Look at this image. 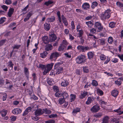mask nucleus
<instances>
[{"label":"nucleus","mask_w":123,"mask_h":123,"mask_svg":"<svg viewBox=\"0 0 123 123\" xmlns=\"http://www.w3.org/2000/svg\"><path fill=\"white\" fill-rule=\"evenodd\" d=\"M86 60V56L82 55H79L76 59V62L78 64L84 63Z\"/></svg>","instance_id":"obj_1"},{"label":"nucleus","mask_w":123,"mask_h":123,"mask_svg":"<svg viewBox=\"0 0 123 123\" xmlns=\"http://www.w3.org/2000/svg\"><path fill=\"white\" fill-rule=\"evenodd\" d=\"M111 11L110 9L106 10L104 13L102 14L101 17L103 20L108 19L111 16L110 12Z\"/></svg>","instance_id":"obj_2"},{"label":"nucleus","mask_w":123,"mask_h":123,"mask_svg":"<svg viewBox=\"0 0 123 123\" xmlns=\"http://www.w3.org/2000/svg\"><path fill=\"white\" fill-rule=\"evenodd\" d=\"M60 53L55 52L51 53L49 59L51 61H55L57 58L61 55Z\"/></svg>","instance_id":"obj_3"},{"label":"nucleus","mask_w":123,"mask_h":123,"mask_svg":"<svg viewBox=\"0 0 123 123\" xmlns=\"http://www.w3.org/2000/svg\"><path fill=\"white\" fill-rule=\"evenodd\" d=\"M94 27L98 30V32H100L103 29V26L99 22H96L94 24Z\"/></svg>","instance_id":"obj_4"},{"label":"nucleus","mask_w":123,"mask_h":123,"mask_svg":"<svg viewBox=\"0 0 123 123\" xmlns=\"http://www.w3.org/2000/svg\"><path fill=\"white\" fill-rule=\"evenodd\" d=\"M77 48L78 50L81 51L82 52L86 51L90 49L89 47L88 46H85L81 45L78 46Z\"/></svg>","instance_id":"obj_5"},{"label":"nucleus","mask_w":123,"mask_h":123,"mask_svg":"<svg viewBox=\"0 0 123 123\" xmlns=\"http://www.w3.org/2000/svg\"><path fill=\"white\" fill-rule=\"evenodd\" d=\"M100 109V107L98 105L93 106L90 109V111L92 113H96L98 112Z\"/></svg>","instance_id":"obj_6"},{"label":"nucleus","mask_w":123,"mask_h":123,"mask_svg":"<svg viewBox=\"0 0 123 123\" xmlns=\"http://www.w3.org/2000/svg\"><path fill=\"white\" fill-rule=\"evenodd\" d=\"M44 113L43 111H42L41 109H39L37 110L35 112V114L36 116H40Z\"/></svg>","instance_id":"obj_7"},{"label":"nucleus","mask_w":123,"mask_h":123,"mask_svg":"<svg viewBox=\"0 0 123 123\" xmlns=\"http://www.w3.org/2000/svg\"><path fill=\"white\" fill-rule=\"evenodd\" d=\"M80 111V108L79 107H76L74 109L72 112V114L73 115L75 116L77 113Z\"/></svg>","instance_id":"obj_8"},{"label":"nucleus","mask_w":123,"mask_h":123,"mask_svg":"<svg viewBox=\"0 0 123 123\" xmlns=\"http://www.w3.org/2000/svg\"><path fill=\"white\" fill-rule=\"evenodd\" d=\"M22 112V110L18 108L15 109L12 111V113L14 115H17Z\"/></svg>","instance_id":"obj_9"},{"label":"nucleus","mask_w":123,"mask_h":123,"mask_svg":"<svg viewBox=\"0 0 123 123\" xmlns=\"http://www.w3.org/2000/svg\"><path fill=\"white\" fill-rule=\"evenodd\" d=\"M49 38L50 41L52 42L56 40L57 37L54 34H52L49 35Z\"/></svg>","instance_id":"obj_10"},{"label":"nucleus","mask_w":123,"mask_h":123,"mask_svg":"<svg viewBox=\"0 0 123 123\" xmlns=\"http://www.w3.org/2000/svg\"><path fill=\"white\" fill-rule=\"evenodd\" d=\"M33 13L32 12H30L27 14V15L25 18L24 19V21L25 22H26L28 20H29L30 17L32 15Z\"/></svg>","instance_id":"obj_11"},{"label":"nucleus","mask_w":123,"mask_h":123,"mask_svg":"<svg viewBox=\"0 0 123 123\" xmlns=\"http://www.w3.org/2000/svg\"><path fill=\"white\" fill-rule=\"evenodd\" d=\"M82 7L84 9L88 10L90 8V5L87 3H85L82 5Z\"/></svg>","instance_id":"obj_12"},{"label":"nucleus","mask_w":123,"mask_h":123,"mask_svg":"<svg viewBox=\"0 0 123 123\" xmlns=\"http://www.w3.org/2000/svg\"><path fill=\"white\" fill-rule=\"evenodd\" d=\"M24 73L25 75H26L27 79L29 80V72L28 68L26 67H25L24 68Z\"/></svg>","instance_id":"obj_13"},{"label":"nucleus","mask_w":123,"mask_h":123,"mask_svg":"<svg viewBox=\"0 0 123 123\" xmlns=\"http://www.w3.org/2000/svg\"><path fill=\"white\" fill-rule=\"evenodd\" d=\"M31 107H28L24 111L23 114V116H24L28 114L29 112H30L31 111Z\"/></svg>","instance_id":"obj_14"},{"label":"nucleus","mask_w":123,"mask_h":123,"mask_svg":"<svg viewBox=\"0 0 123 123\" xmlns=\"http://www.w3.org/2000/svg\"><path fill=\"white\" fill-rule=\"evenodd\" d=\"M94 99V98L92 97H89L88 98L87 101L86 102V104L87 105L90 104Z\"/></svg>","instance_id":"obj_15"},{"label":"nucleus","mask_w":123,"mask_h":123,"mask_svg":"<svg viewBox=\"0 0 123 123\" xmlns=\"http://www.w3.org/2000/svg\"><path fill=\"white\" fill-rule=\"evenodd\" d=\"M43 42L45 44H48L49 42L48 37L47 36H44L42 38Z\"/></svg>","instance_id":"obj_16"},{"label":"nucleus","mask_w":123,"mask_h":123,"mask_svg":"<svg viewBox=\"0 0 123 123\" xmlns=\"http://www.w3.org/2000/svg\"><path fill=\"white\" fill-rule=\"evenodd\" d=\"M14 11V9L13 8H10L9 10L7 13V15L9 17H11L13 14Z\"/></svg>","instance_id":"obj_17"},{"label":"nucleus","mask_w":123,"mask_h":123,"mask_svg":"<svg viewBox=\"0 0 123 123\" xmlns=\"http://www.w3.org/2000/svg\"><path fill=\"white\" fill-rule=\"evenodd\" d=\"M53 65L54 63H51L50 64H48L47 65L45 68L49 71L52 69Z\"/></svg>","instance_id":"obj_18"},{"label":"nucleus","mask_w":123,"mask_h":123,"mask_svg":"<svg viewBox=\"0 0 123 123\" xmlns=\"http://www.w3.org/2000/svg\"><path fill=\"white\" fill-rule=\"evenodd\" d=\"M61 17L63 23L66 26H67L68 25V23L66 18H65V17H64V15H62Z\"/></svg>","instance_id":"obj_19"},{"label":"nucleus","mask_w":123,"mask_h":123,"mask_svg":"<svg viewBox=\"0 0 123 123\" xmlns=\"http://www.w3.org/2000/svg\"><path fill=\"white\" fill-rule=\"evenodd\" d=\"M63 62H62L60 61L55 64L54 65V69H57V68L60 67H62L61 66V65L62 64Z\"/></svg>","instance_id":"obj_20"},{"label":"nucleus","mask_w":123,"mask_h":123,"mask_svg":"<svg viewBox=\"0 0 123 123\" xmlns=\"http://www.w3.org/2000/svg\"><path fill=\"white\" fill-rule=\"evenodd\" d=\"M118 93V92L117 90H114L111 92V95L113 97H116Z\"/></svg>","instance_id":"obj_21"},{"label":"nucleus","mask_w":123,"mask_h":123,"mask_svg":"<svg viewBox=\"0 0 123 123\" xmlns=\"http://www.w3.org/2000/svg\"><path fill=\"white\" fill-rule=\"evenodd\" d=\"M93 22V20H91L90 21L86 22V24L87 25L89 28H90L91 27V26L93 25H94Z\"/></svg>","instance_id":"obj_22"},{"label":"nucleus","mask_w":123,"mask_h":123,"mask_svg":"<svg viewBox=\"0 0 123 123\" xmlns=\"http://www.w3.org/2000/svg\"><path fill=\"white\" fill-rule=\"evenodd\" d=\"M44 26L45 29L47 31L49 30L50 28V24L49 23L47 24V23H45L44 24Z\"/></svg>","instance_id":"obj_23"},{"label":"nucleus","mask_w":123,"mask_h":123,"mask_svg":"<svg viewBox=\"0 0 123 123\" xmlns=\"http://www.w3.org/2000/svg\"><path fill=\"white\" fill-rule=\"evenodd\" d=\"M109 119V118L108 116H105L103 118L102 123H108Z\"/></svg>","instance_id":"obj_24"},{"label":"nucleus","mask_w":123,"mask_h":123,"mask_svg":"<svg viewBox=\"0 0 123 123\" xmlns=\"http://www.w3.org/2000/svg\"><path fill=\"white\" fill-rule=\"evenodd\" d=\"M56 69V74H59L60 73H62L63 70V68L62 67H60L59 68H57V69Z\"/></svg>","instance_id":"obj_25"},{"label":"nucleus","mask_w":123,"mask_h":123,"mask_svg":"<svg viewBox=\"0 0 123 123\" xmlns=\"http://www.w3.org/2000/svg\"><path fill=\"white\" fill-rule=\"evenodd\" d=\"M87 94V92H86L84 91L82 92L80 97V98L83 99L84 98Z\"/></svg>","instance_id":"obj_26"},{"label":"nucleus","mask_w":123,"mask_h":123,"mask_svg":"<svg viewBox=\"0 0 123 123\" xmlns=\"http://www.w3.org/2000/svg\"><path fill=\"white\" fill-rule=\"evenodd\" d=\"M87 55L88 58L90 59L93 58L94 54L92 52H90L87 53Z\"/></svg>","instance_id":"obj_27"},{"label":"nucleus","mask_w":123,"mask_h":123,"mask_svg":"<svg viewBox=\"0 0 123 123\" xmlns=\"http://www.w3.org/2000/svg\"><path fill=\"white\" fill-rule=\"evenodd\" d=\"M29 94L31 96V98L35 100H36L38 99L37 97L33 93L31 92Z\"/></svg>","instance_id":"obj_28"},{"label":"nucleus","mask_w":123,"mask_h":123,"mask_svg":"<svg viewBox=\"0 0 123 123\" xmlns=\"http://www.w3.org/2000/svg\"><path fill=\"white\" fill-rule=\"evenodd\" d=\"M69 84L68 83L67 80H64L61 83V85L64 87H65L67 86Z\"/></svg>","instance_id":"obj_29"},{"label":"nucleus","mask_w":123,"mask_h":123,"mask_svg":"<svg viewBox=\"0 0 123 123\" xmlns=\"http://www.w3.org/2000/svg\"><path fill=\"white\" fill-rule=\"evenodd\" d=\"M55 20V18L54 16H51L47 19V20L48 22H53Z\"/></svg>","instance_id":"obj_30"},{"label":"nucleus","mask_w":123,"mask_h":123,"mask_svg":"<svg viewBox=\"0 0 123 123\" xmlns=\"http://www.w3.org/2000/svg\"><path fill=\"white\" fill-rule=\"evenodd\" d=\"M52 46L50 44H49L47 45L45 48V50L48 51L49 50H51L52 49Z\"/></svg>","instance_id":"obj_31"},{"label":"nucleus","mask_w":123,"mask_h":123,"mask_svg":"<svg viewBox=\"0 0 123 123\" xmlns=\"http://www.w3.org/2000/svg\"><path fill=\"white\" fill-rule=\"evenodd\" d=\"M66 47V46L65 45L62 44L58 49V50L60 51L62 50H63Z\"/></svg>","instance_id":"obj_32"},{"label":"nucleus","mask_w":123,"mask_h":123,"mask_svg":"<svg viewBox=\"0 0 123 123\" xmlns=\"http://www.w3.org/2000/svg\"><path fill=\"white\" fill-rule=\"evenodd\" d=\"M103 114L101 112L95 114L94 116L96 118H100L102 115Z\"/></svg>","instance_id":"obj_33"},{"label":"nucleus","mask_w":123,"mask_h":123,"mask_svg":"<svg viewBox=\"0 0 123 123\" xmlns=\"http://www.w3.org/2000/svg\"><path fill=\"white\" fill-rule=\"evenodd\" d=\"M48 53L46 51H44L42 53L40 54L41 56L43 58H45L46 56Z\"/></svg>","instance_id":"obj_34"},{"label":"nucleus","mask_w":123,"mask_h":123,"mask_svg":"<svg viewBox=\"0 0 123 123\" xmlns=\"http://www.w3.org/2000/svg\"><path fill=\"white\" fill-rule=\"evenodd\" d=\"M97 93L99 95L102 96L103 94V91L99 88H97Z\"/></svg>","instance_id":"obj_35"},{"label":"nucleus","mask_w":123,"mask_h":123,"mask_svg":"<svg viewBox=\"0 0 123 123\" xmlns=\"http://www.w3.org/2000/svg\"><path fill=\"white\" fill-rule=\"evenodd\" d=\"M98 3L96 1L93 2L92 4L91 7L92 9H94L95 7L97 6Z\"/></svg>","instance_id":"obj_36"},{"label":"nucleus","mask_w":123,"mask_h":123,"mask_svg":"<svg viewBox=\"0 0 123 123\" xmlns=\"http://www.w3.org/2000/svg\"><path fill=\"white\" fill-rule=\"evenodd\" d=\"M70 96L72 97L70 98V102H72L74 101L75 98V95H74L71 94L70 95Z\"/></svg>","instance_id":"obj_37"},{"label":"nucleus","mask_w":123,"mask_h":123,"mask_svg":"<svg viewBox=\"0 0 123 123\" xmlns=\"http://www.w3.org/2000/svg\"><path fill=\"white\" fill-rule=\"evenodd\" d=\"M113 122L112 123H119V121L118 118H114L111 120Z\"/></svg>","instance_id":"obj_38"},{"label":"nucleus","mask_w":123,"mask_h":123,"mask_svg":"<svg viewBox=\"0 0 123 123\" xmlns=\"http://www.w3.org/2000/svg\"><path fill=\"white\" fill-rule=\"evenodd\" d=\"M7 112L6 111H2L0 112V114L1 116L3 117H5L6 114Z\"/></svg>","instance_id":"obj_39"},{"label":"nucleus","mask_w":123,"mask_h":123,"mask_svg":"<svg viewBox=\"0 0 123 123\" xmlns=\"http://www.w3.org/2000/svg\"><path fill=\"white\" fill-rule=\"evenodd\" d=\"M8 66L9 67H11L13 68L14 65V64L11 61H10L8 62Z\"/></svg>","instance_id":"obj_40"},{"label":"nucleus","mask_w":123,"mask_h":123,"mask_svg":"<svg viewBox=\"0 0 123 123\" xmlns=\"http://www.w3.org/2000/svg\"><path fill=\"white\" fill-rule=\"evenodd\" d=\"M107 41L109 43L112 44L113 41V39L112 37H109L108 38Z\"/></svg>","instance_id":"obj_41"},{"label":"nucleus","mask_w":123,"mask_h":123,"mask_svg":"<svg viewBox=\"0 0 123 123\" xmlns=\"http://www.w3.org/2000/svg\"><path fill=\"white\" fill-rule=\"evenodd\" d=\"M37 67L39 68H41L42 69H45L46 66L44 65L39 64V65H37Z\"/></svg>","instance_id":"obj_42"},{"label":"nucleus","mask_w":123,"mask_h":123,"mask_svg":"<svg viewBox=\"0 0 123 123\" xmlns=\"http://www.w3.org/2000/svg\"><path fill=\"white\" fill-rule=\"evenodd\" d=\"M43 110L44 113L45 112L46 114H49L51 112V111L50 110L46 109H44Z\"/></svg>","instance_id":"obj_43"},{"label":"nucleus","mask_w":123,"mask_h":123,"mask_svg":"<svg viewBox=\"0 0 123 123\" xmlns=\"http://www.w3.org/2000/svg\"><path fill=\"white\" fill-rule=\"evenodd\" d=\"M63 98L65 99L67 98L68 97V93L66 92H64L62 94Z\"/></svg>","instance_id":"obj_44"},{"label":"nucleus","mask_w":123,"mask_h":123,"mask_svg":"<svg viewBox=\"0 0 123 123\" xmlns=\"http://www.w3.org/2000/svg\"><path fill=\"white\" fill-rule=\"evenodd\" d=\"M53 2L50 1H46L44 3V4L47 6H48L49 5L53 3Z\"/></svg>","instance_id":"obj_45"},{"label":"nucleus","mask_w":123,"mask_h":123,"mask_svg":"<svg viewBox=\"0 0 123 123\" xmlns=\"http://www.w3.org/2000/svg\"><path fill=\"white\" fill-rule=\"evenodd\" d=\"M92 84L93 86H96L98 85V83L97 81L95 80H92Z\"/></svg>","instance_id":"obj_46"},{"label":"nucleus","mask_w":123,"mask_h":123,"mask_svg":"<svg viewBox=\"0 0 123 123\" xmlns=\"http://www.w3.org/2000/svg\"><path fill=\"white\" fill-rule=\"evenodd\" d=\"M115 24L114 22H111L109 24V26L111 28H113L115 27Z\"/></svg>","instance_id":"obj_47"},{"label":"nucleus","mask_w":123,"mask_h":123,"mask_svg":"<svg viewBox=\"0 0 123 123\" xmlns=\"http://www.w3.org/2000/svg\"><path fill=\"white\" fill-rule=\"evenodd\" d=\"M79 35L78 37H82V36L83 33V32L82 30H79Z\"/></svg>","instance_id":"obj_48"},{"label":"nucleus","mask_w":123,"mask_h":123,"mask_svg":"<svg viewBox=\"0 0 123 123\" xmlns=\"http://www.w3.org/2000/svg\"><path fill=\"white\" fill-rule=\"evenodd\" d=\"M55 96L56 97H59L62 95V94L60 93V92L59 91L58 92H56L55 94Z\"/></svg>","instance_id":"obj_49"},{"label":"nucleus","mask_w":123,"mask_h":123,"mask_svg":"<svg viewBox=\"0 0 123 123\" xmlns=\"http://www.w3.org/2000/svg\"><path fill=\"white\" fill-rule=\"evenodd\" d=\"M21 46V45H14L13 47V49H18Z\"/></svg>","instance_id":"obj_50"},{"label":"nucleus","mask_w":123,"mask_h":123,"mask_svg":"<svg viewBox=\"0 0 123 123\" xmlns=\"http://www.w3.org/2000/svg\"><path fill=\"white\" fill-rule=\"evenodd\" d=\"M54 91L56 92H58L59 91V89L58 87L57 86H54L53 88Z\"/></svg>","instance_id":"obj_51"},{"label":"nucleus","mask_w":123,"mask_h":123,"mask_svg":"<svg viewBox=\"0 0 123 123\" xmlns=\"http://www.w3.org/2000/svg\"><path fill=\"white\" fill-rule=\"evenodd\" d=\"M64 99L63 98H60L59 100V103L61 105L62 104L64 101Z\"/></svg>","instance_id":"obj_52"},{"label":"nucleus","mask_w":123,"mask_h":123,"mask_svg":"<svg viewBox=\"0 0 123 123\" xmlns=\"http://www.w3.org/2000/svg\"><path fill=\"white\" fill-rule=\"evenodd\" d=\"M115 83L117 85H120L122 84L121 81L119 79H118L117 80L115 81Z\"/></svg>","instance_id":"obj_53"},{"label":"nucleus","mask_w":123,"mask_h":123,"mask_svg":"<svg viewBox=\"0 0 123 123\" xmlns=\"http://www.w3.org/2000/svg\"><path fill=\"white\" fill-rule=\"evenodd\" d=\"M83 70L85 73H87L89 71L87 67H83Z\"/></svg>","instance_id":"obj_54"},{"label":"nucleus","mask_w":123,"mask_h":123,"mask_svg":"<svg viewBox=\"0 0 123 123\" xmlns=\"http://www.w3.org/2000/svg\"><path fill=\"white\" fill-rule=\"evenodd\" d=\"M99 40L100 41V44L101 45H103L105 44V39H100Z\"/></svg>","instance_id":"obj_55"},{"label":"nucleus","mask_w":123,"mask_h":123,"mask_svg":"<svg viewBox=\"0 0 123 123\" xmlns=\"http://www.w3.org/2000/svg\"><path fill=\"white\" fill-rule=\"evenodd\" d=\"M117 5L120 7H123V4L119 1L117 2Z\"/></svg>","instance_id":"obj_56"},{"label":"nucleus","mask_w":123,"mask_h":123,"mask_svg":"<svg viewBox=\"0 0 123 123\" xmlns=\"http://www.w3.org/2000/svg\"><path fill=\"white\" fill-rule=\"evenodd\" d=\"M6 18L4 17L1 18L0 19V24H2L4 22Z\"/></svg>","instance_id":"obj_57"},{"label":"nucleus","mask_w":123,"mask_h":123,"mask_svg":"<svg viewBox=\"0 0 123 123\" xmlns=\"http://www.w3.org/2000/svg\"><path fill=\"white\" fill-rule=\"evenodd\" d=\"M100 58L102 60H104L106 59L105 56L104 55H101L100 56Z\"/></svg>","instance_id":"obj_58"},{"label":"nucleus","mask_w":123,"mask_h":123,"mask_svg":"<svg viewBox=\"0 0 123 123\" xmlns=\"http://www.w3.org/2000/svg\"><path fill=\"white\" fill-rule=\"evenodd\" d=\"M12 3V2L11 0H6L5 1V3L7 5H10Z\"/></svg>","instance_id":"obj_59"},{"label":"nucleus","mask_w":123,"mask_h":123,"mask_svg":"<svg viewBox=\"0 0 123 123\" xmlns=\"http://www.w3.org/2000/svg\"><path fill=\"white\" fill-rule=\"evenodd\" d=\"M55 121L53 120H50L48 121H45V123H54Z\"/></svg>","instance_id":"obj_60"},{"label":"nucleus","mask_w":123,"mask_h":123,"mask_svg":"<svg viewBox=\"0 0 123 123\" xmlns=\"http://www.w3.org/2000/svg\"><path fill=\"white\" fill-rule=\"evenodd\" d=\"M39 117H38V116L36 115L35 117H32V119L34 120L35 121H37L39 119Z\"/></svg>","instance_id":"obj_61"},{"label":"nucleus","mask_w":123,"mask_h":123,"mask_svg":"<svg viewBox=\"0 0 123 123\" xmlns=\"http://www.w3.org/2000/svg\"><path fill=\"white\" fill-rule=\"evenodd\" d=\"M49 118H51L56 117L57 116V115L56 114H52L50 115H49Z\"/></svg>","instance_id":"obj_62"},{"label":"nucleus","mask_w":123,"mask_h":123,"mask_svg":"<svg viewBox=\"0 0 123 123\" xmlns=\"http://www.w3.org/2000/svg\"><path fill=\"white\" fill-rule=\"evenodd\" d=\"M1 7L6 11H7L8 8V7L7 6L5 5H3Z\"/></svg>","instance_id":"obj_63"},{"label":"nucleus","mask_w":123,"mask_h":123,"mask_svg":"<svg viewBox=\"0 0 123 123\" xmlns=\"http://www.w3.org/2000/svg\"><path fill=\"white\" fill-rule=\"evenodd\" d=\"M96 32V30L95 28H93L90 30V32L92 34L95 33Z\"/></svg>","instance_id":"obj_64"}]
</instances>
